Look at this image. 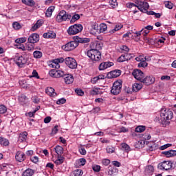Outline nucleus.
Segmentation results:
<instances>
[{"label":"nucleus","mask_w":176,"mask_h":176,"mask_svg":"<svg viewBox=\"0 0 176 176\" xmlns=\"http://www.w3.org/2000/svg\"><path fill=\"white\" fill-rule=\"evenodd\" d=\"M49 74L52 78H64L66 85H71V83L74 82V76L65 74L64 71L52 69L50 71Z\"/></svg>","instance_id":"nucleus-1"},{"label":"nucleus","mask_w":176,"mask_h":176,"mask_svg":"<svg viewBox=\"0 0 176 176\" xmlns=\"http://www.w3.org/2000/svg\"><path fill=\"white\" fill-rule=\"evenodd\" d=\"M87 55L92 61H100L101 60V52L96 49L88 50Z\"/></svg>","instance_id":"nucleus-2"},{"label":"nucleus","mask_w":176,"mask_h":176,"mask_svg":"<svg viewBox=\"0 0 176 176\" xmlns=\"http://www.w3.org/2000/svg\"><path fill=\"white\" fill-rule=\"evenodd\" d=\"M134 2L136 4V8H138L140 12H142L143 13H146V12H148V9H149V4L148 2L142 0H135Z\"/></svg>","instance_id":"nucleus-3"},{"label":"nucleus","mask_w":176,"mask_h":176,"mask_svg":"<svg viewBox=\"0 0 176 176\" xmlns=\"http://www.w3.org/2000/svg\"><path fill=\"white\" fill-rule=\"evenodd\" d=\"M160 116L165 122L167 120H171L174 118V113L170 109H162L160 112Z\"/></svg>","instance_id":"nucleus-4"},{"label":"nucleus","mask_w":176,"mask_h":176,"mask_svg":"<svg viewBox=\"0 0 176 176\" xmlns=\"http://www.w3.org/2000/svg\"><path fill=\"white\" fill-rule=\"evenodd\" d=\"M83 30V26L81 24H74L71 25L67 30V34L69 35H76L79 32H82Z\"/></svg>","instance_id":"nucleus-5"},{"label":"nucleus","mask_w":176,"mask_h":176,"mask_svg":"<svg viewBox=\"0 0 176 176\" xmlns=\"http://www.w3.org/2000/svg\"><path fill=\"white\" fill-rule=\"evenodd\" d=\"M72 16L69 14H67L65 10H61L56 16V21L58 23H63V21H67V20H71Z\"/></svg>","instance_id":"nucleus-6"},{"label":"nucleus","mask_w":176,"mask_h":176,"mask_svg":"<svg viewBox=\"0 0 176 176\" xmlns=\"http://www.w3.org/2000/svg\"><path fill=\"white\" fill-rule=\"evenodd\" d=\"M122 91V80L115 81L111 89V94L113 96H118Z\"/></svg>","instance_id":"nucleus-7"},{"label":"nucleus","mask_w":176,"mask_h":176,"mask_svg":"<svg viewBox=\"0 0 176 176\" xmlns=\"http://www.w3.org/2000/svg\"><path fill=\"white\" fill-rule=\"evenodd\" d=\"M78 43L76 42V38H74V41H69L65 45L62 46V49L65 50V52H71L72 50H74L78 47Z\"/></svg>","instance_id":"nucleus-8"},{"label":"nucleus","mask_w":176,"mask_h":176,"mask_svg":"<svg viewBox=\"0 0 176 176\" xmlns=\"http://www.w3.org/2000/svg\"><path fill=\"white\" fill-rule=\"evenodd\" d=\"M65 63L71 69H75L78 67V63L74 58L67 57L65 59Z\"/></svg>","instance_id":"nucleus-9"},{"label":"nucleus","mask_w":176,"mask_h":176,"mask_svg":"<svg viewBox=\"0 0 176 176\" xmlns=\"http://www.w3.org/2000/svg\"><path fill=\"white\" fill-rule=\"evenodd\" d=\"M136 61L140 62L138 67L139 68H145L148 67V63H146V57L144 55H140L135 58Z\"/></svg>","instance_id":"nucleus-10"},{"label":"nucleus","mask_w":176,"mask_h":176,"mask_svg":"<svg viewBox=\"0 0 176 176\" xmlns=\"http://www.w3.org/2000/svg\"><path fill=\"white\" fill-rule=\"evenodd\" d=\"M14 61L16 65H18V67H20L21 68L23 65H25V64H27V61H28V59L23 56H16L14 58Z\"/></svg>","instance_id":"nucleus-11"},{"label":"nucleus","mask_w":176,"mask_h":176,"mask_svg":"<svg viewBox=\"0 0 176 176\" xmlns=\"http://www.w3.org/2000/svg\"><path fill=\"white\" fill-rule=\"evenodd\" d=\"M132 75L134 76L135 79L139 80V82H142L145 76V74L138 69L133 70Z\"/></svg>","instance_id":"nucleus-12"},{"label":"nucleus","mask_w":176,"mask_h":176,"mask_svg":"<svg viewBox=\"0 0 176 176\" xmlns=\"http://www.w3.org/2000/svg\"><path fill=\"white\" fill-rule=\"evenodd\" d=\"M155 77L152 76H147L143 77V79L141 81V83L146 85V86H149L150 85H153L155 83Z\"/></svg>","instance_id":"nucleus-13"},{"label":"nucleus","mask_w":176,"mask_h":176,"mask_svg":"<svg viewBox=\"0 0 176 176\" xmlns=\"http://www.w3.org/2000/svg\"><path fill=\"white\" fill-rule=\"evenodd\" d=\"M172 167L173 163H171L170 161L162 162L158 165V168H160V170H166V171L170 170Z\"/></svg>","instance_id":"nucleus-14"},{"label":"nucleus","mask_w":176,"mask_h":176,"mask_svg":"<svg viewBox=\"0 0 176 176\" xmlns=\"http://www.w3.org/2000/svg\"><path fill=\"white\" fill-rule=\"evenodd\" d=\"M122 71L120 69H116L109 72L107 75V79H113V78H118L120 76Z\"/></svg>","instance_id":"nucleus-15"},{"label":"nucleus","mask_w":176,"mask_h":176,"mask_svg":"<svg viewBox=\"0 0 176 176\" xmlns=\"http://www.w3.org/2000/svg\"><path fill=\"white\" fill-rule=\"evenodd\" d=\"M60 63H64V58L54 59L52 60V64H51L50 66L52 68H56V69H58V68H60Z\"/></svg>","instance_id":"nucleus-16"},{"label":"nucleus","mask_w":176,"mask_h":176,"mask_svg":"<svg viewBox=\"0 0 176 176\" xmlns=\"http://www.w3.org/2000/svg\"><path fill=\"white\" fill-rule=\"evenodd\" d=\"M29 43H36L38 42H39V34H36V33H33L32 34L28 39Z\"/></svg>","instance_id":"nucleus-17"},{"label":"nucleus","mask_w":176,"mask_h":176,"mask_svg":"<svg viewBox=\"0 0 176 176\" xmlns=\"http://www.w3.org/2000/svg\"><path fill=\"white\" fill-rule=\"evenodd\" d=\"M15 159L16 162L21 163L22 162H24V160H25V154H24V153L21 151H18L16 153Z\"/></svg>","instance_id":"nucleus-18"},{"label":"nucleus","mask_w":176,"mask_h":176,"mask_svg":"<svg viewBox=\"0 0 176 176\" xmlns=\"http://www.w3.org/2000/svg\"><path fill=\"white\" fill-rule=\"evenodd\" d=\"M113 65V63L112 62H103L99 65V71H104V69H107V68H109Z\"/></svg>","instance_id":"nucleus-19"},{"label":"nucleus","mask_w":176,"mask_h":176,"mask_svg":"<svg viewBox=\"0 0 176 176\" xmlns=\"http://www.w3.org/2000/svg\"><path fill=\"white\" fill-rule=\"evenodd\" d=\"M86 164V159L80 158L76 161L74 166L76 168H80L82 166H85Z\"/></svg>","instance_id":"nucleus-20"},{"label":"nucleus","mask_w":176,"mask_h":176,"mask_svg":"<svg viewBox=\"0 0 176 176\" xmlns=\"http://www.w3.org/2000/svg\"><path fill=\"white\" fill-rule=\"evenodd\" d=\"M74 38L76 39V42H77V43H89V42H90V38H80L79 36H76L74 37Z\"/></svg>","instance_id":"nucleus-21"},{"label":"nucleus","mask_w":176,"mask_h":176,"mask_svg":"<svg viewBox=\"0 0 176 176\" xmlns=\"http://www.w3.org/2000/svg\"><path fill=\"white\" fill-rule=\"evenodd\" d=\"M162 155H164L166 156V157H173L174 156H176V151L175 150H170L168 151H163Z\"/></svg>","instance_id":"nucleus-22"},{"label":"nucleus","mask_w":176,"mask_h":176,"mask_svg":"<svg viewBox=\"0 0 176 176\" xmlns=\"http://www.w3.org/2000/svg\"><path fill=\"white\" fill-rule=\"evenodd\" d=\"M43 38H45L47 39H53L56 38V33L53 31H50L47 33H44Z\"/></svg>","instance_id":"nucleus-23"},{"label":"nucleus","mask_w":176,"mask_h":176,"mask_svg":"<svg viewBox=\"0 0 176 176\" xmlns=\"http://www.w3.org/2000/svg\"><path fill=\"white\" fill-rule=\"evenodd\" d=\"M108 175H115V174H116L118 173V171H119V170H118V168H116V167L115 166H109L108 167Z\"/></svg>","instance_id":"nucleus-24"},{"label":"nucleus","mask_w":176,"mask_h":176,"mask_svg":"<svg viewBox=\"0 0 176 176\" xmlns=\"http://www.w3.org/2000/svg\"><path fill=\"white\" fill-rule=\"evenodd\" d=\"M142 89V84H141V83L136 82L134 85H133V86H132V90L135 93L140 91V90Z\"/></svg>","instance_id":"nucleus-25"},{"label":"nucleus","mask_w":176,"mask_h":176,"mask_svg":"<svg viewBox=\"0 0 176 176\" xmlns=\"http://www.w3.org/2000/svg\"><path fill=\"white\" fill-rule=\"evenodd\" d=\"M54 151L58 155V156H61L63 153H64V148L61 146H56L54 147Z\"/></svg>","instance_id":"nucleus-26"},{"label":"nucleus","mask_w":176,"mask_h":176,"mask_svg":"<svg viewBox=\"0 0 176 176\" xmlns=\"http://www.w3.org/2000/svg\"><path fill=\"white\" fill-rule=\"evenodd\" d=\"M28 135V133L26 131L23 132L22 133H20L19 141H20L21 142H25L27 141Z\"/></svg>","instance_id":"nucleus-27"},{"label":"nucleus","mask_w":176,"mask_h":176,"mask_svg":"<svg viewBox=\"0 0 176 176\" xmlns=\"http://www.w3.org/2000/svg\"><path fill=\"white\" fill-rule=\"evenodd\" d=\"M35 174V170L31 168L26 169L22 174V176H32Z\"/></svg>","instance_id":"nucleus-28"},{"label":"nucleus","mask_w":176,"mask_h":176,"mask_svg":"<svg viewBox=\"0 0 176 176\" xmlns=\"http://www.w3.org/2000/svg\"><path fill=\"white\" fill-rule=\"evenodd\" d=\"M45 93L50 97H54L56 96V93L54 92V89L52 87H48L45 89Z\"/></svg>","instance_id":"nucleus-29"},{"label":"nucleus","mask_w":176,"mask_h":176,"mask_svg":"<svg viewBox=\"0 0 176 176\" xmlns=\"http://www.w3.org/2000/svg\"><path fill=\"white\" fill-rule=\"evenodd\" d=\"M54 12V6H50L47 8L45 12L46 17H52V14Z\"/></svg>","instance_id":"nucleus-30"},{"label":"nucleus","mask_w":176,"mask_h":176,"mask_svg":"<svg viewBox=\"0 0 176 176\" xmlns=\"http://www.w3.org/2000/svg\"><path fill=\"white\" fill-rule=\"evenodd\" d=\"M42 24H43V21H40V20L37 21L36 24H34V26L32 27V30L36 31V30H38V28H39L40 27H42Z\"/></svg>","instance_id":"nucleus-31"},{"label":"nucleus","mask_w":176,"mask_h":176,"mask_svg":"<svg viewBox=\"0 0 176 176\" xmlns=\"http://www.w3.org/2000/svg\"><path fill=\"white\" fill-rule=\"evenodd\" d=\"M0 144L2 146H9V140L3 137H0Z\"/></svg>","instance_id":"nucleus-32"},{"label":"nucleus","mask_w":176,"mask_h":176,"mask_svg":"<svg viewBox=\"0 0 176 176\" xmlns=\"http://www.w3.org/2000/svg\"><path fill=\"white\" fill-rule=\"evenodd\" d=\"M22 3L28 6H34L35 1L34 0H22Z\"/></svg>","instance_id":"nucleus-33"},{"label":"nucleus","mask_w":176,"mask_h":176,"mask_svg":"<svg viewBox=\"0 0 176 176\" xmlns=\"http://www.w3.org/2000/svg\"><path fill=\"white\" fill-rule=\"evenodd\" d=\"M26 46V50H28V52H32V50H34L35 49V44L34 43H27L25 45Z\"/></svg>","instance_id":"nucleus-34"},{"label":"nucleus","mask_w":176,"mask_h":176,"mask_svg":"<svg viewBox=\"0 0 176 176\" xmlns=\"http://www.w3.org/2000/svg\"><path fill=\"white\" fill-rule=\"evenodd\" d=\"M99 27V34H101V32H105L108 29V26L105 23H100Z\"/></svg>","instance_id":"nucleus-35"},{"label":"nucleus","mask_w":176,"mask_h":176,"mask_svg":"<svg viewBox=\"0 0 176 176\" xmlns=\"http://www.w3.org/2000/svg\"><path fill=\"white\" fill-rule=\"evenodd\" d=\"M122 28H123V25H122V24L116 25L115 28H113V30H111L109 31V33L115 34V32H116V31H119V30H122Z\"/></svg>","instance_id":"nucleus-36"},{"label":"nucleus","mask_w":176,"mask_h":176,"mask_svg":"<svg viewBox=\"0 0 176 176\" xmlns=\"http://www.w3.org/2000/svg\"><path fill=\"white\" fill-rule=\"evenodd\" d=\"M144 28L145 30H143L142 35H144V36H145L146 35H148V34H149V31L153 30V26L149 25L146 26Z\"/></svg>","instance_id":"nucleus-37"},{"label":"nucleus","mask_w":176,"mask_h":176,"mask_svg":"<svg viewBox=\"0 0 176 176\" xmlns=\"http://www.w3.org/2000/svg\"><path fill=\"white\" fill-rule=\"evenodd\" d=\"M118 0H109V3L110 5V7L112 8V9H115V8H118Z\"/></svg>","instance_id":"nucleus-38"},{"label":"nucleus","mask_w":176,"mask_h":176,"mask_svg":"<svg viewBox=\"0 0 176 176\" xmlns=\"http://www.w3.org/2000/svg\"><path fill=\"white\" fill-rule=\"evenodd\" d=\"M146 127L145 126H138L135 128V131L136 133H144Z\"/></svg>","instance_id":"nucleus-39"},{"label":"nucleus","mask_w":176,"mask_h":176,"mask_svg":"<svg viewBox=\"0 0 176 176\" xmlns=\"http://www.w3.org/2000/svg\"><path fill=\"white\" fill-rule=\"evenodd\" d=\"M25 42H27V38L25 37L19 38L15 40V43H18V45H21V43H24Z\"/></svg>","instance_id":"nucleus-40"},{"label":"nucleus","mask_w":176,"mask_h":176,"mask_svg":"<svg viewBox=\"0 0 176 176\" xmlns=\"http://www.w3.org/2000/svg\"><path fill=\"white\" fill-rule=\"evenodd\" d=\"M63 163H64V157L61 155H58V159L55 161V164L58 166L60 164H63Z\"/></svg>","instance_id":"nucleus-41"},{"label":"nucleus","mask_w":176,"mask_h":176,"mask_svg":"<svg viewBox=\"0 0 176 176\" xmlns=\"http://www.w3.org/2000/svg\"><path fill=\"white\" fill-rule=\"evenodd\" d=\"M34 58H42L43 54L41 51H34L33 53Z\"/></svg>","instance_id":"nucleus-42"},{"label":"nucleus","mask_w":176,"mask_h":176,"mask_svg":"<svg viewBox=\"0 0 176 176\" xmlns=\"http://www.w3.org/2000/svg\"><path fill=\"white\" fill-rule=\"evenodd\" d=\"M92 30H94V32L95 34H100V29H98V23H94L91 26Z\"/></svg>","instance_id":"nucleus-43"},{"label":"nucleus","mask_w":176,"mask_h":176,"mask_svg":"<svg viewBox=\"0 0 176 176\" xmlns=\"http://www.w3.org/2000/svg\"><path fill=\"white\" fill-rule=\"evenodd\" d=\"M79 19H80V15H79L78 14H75L72 17V19H71L70 22L71 23H75V21H78V20H79Z\"/></svg>","instance_id":"nucleus-44"},{"label":"nucleus","mask_w":176,"mask_h":176,"mask_svg":"<svg viewBox=\"0 0 176 176\" xmlns=\"http://www.w3.org/2000/svg\"><path fill=\"white\" fill-rule=\"evenodd\" d=\"M74 176L83 175V170L82 169H76L73 172Z\"/></svg>","instance_id":"nucleus-45"},{"label":"nucleus","mask_w":176,"mask_h":176,"mask_svg":"<svg viewBox=\"0 0 176 176\" xmlns=\"http://www.w3.org/2000/svg\"><path fill=\"white\" fill-rule=\"evenodd\" d=\"M7 111H8V108L6 107V106L3 104H0V113L1 114L6 113Z\"/></svg>","instance_id":"nucleus-46"},{"label":"nucleus","mask_w":176,"mask_h":176,"mask_svg":"<svg viewBox=\"0 0 176 176\" xmlns=\"http://www.w3.org/2000/svg\"><path fill=\"white\" fill-rule=\"evenodd\" d=\"M58 132V125H56L52 129V133H50V135L53 137V135L57 134Z\"/></svg>","instance_id":"nucleus-47"},{"label":"nucleus","mask_w":176,"mask_h":176,"mask_svg":"<svg viewBox=\"0 0 176 176\" xmlns=\"http://www.w3.org/2000/svg\"><path fill=\"white\" fill-rule=\"evenodd\" d=\"M146 171L148 174H152L153 171H155V168H153V166L150 165L147 166Z\"/></svg>","instance_id":"nucleus-48"},{"label":"nucleus","mask_w":176,"mask_h":176,"mask_svg":"<svg viewBox=\"0 0 176 176\" xmlns=\"http://www.w3.org/2000/svg\"><path fill=\"white\" fill-rule=\"evenodd\" d=\"M164 5L168 9H173L174 8V4L171 1H165Z\"/></svg>","instance_id":"nucleus-49"},{"label":"nucleus","mask_w":176,"mask_h":176,"mask_svg":"<svg viewBox=\"0 0 176 176\" xmlns=\"http://www.w3.org/2000/svg\"><path fill=\"white\" fill-rule=\"evenodd\" d=\"M75 93H76L77 96H80V97L85 96V92L81 89H76Z\"/></svg>","instance_id":"nucleus-50"},{"label":"nucleus","mask_w":176,"mask_h":176,"mask_svg":"<svg viewBox=\"0 0 176 176\" xmlns=\"http://www.w3.org/2000/svg\"><path fill=\"white\" fill-rule=\"evenodd\" d=\"M19 85L23 89H27V87H28V84H27V81L25 80L19 81Z\"/></svg>","instance_id":"nucleus-51"},{"label":"nucleus","mask_w":176,"mask_h":176,"mask_svg":"<svg viewBox=\"0 0 176 176\" xmlns=\"http://www.w3.org/2000/svg\"><path fill=\"white\" fill-rule=\"evenodd\" d=\"M19 100L21 102H25V101H27V96L25 94H21L19 96Z\"/></svg>","instance_id":"nucleus-52"},{"label":"nucleus","mask_w":176,"mask_h":176,"mask_svg":"<svg viewBox=\"0 0 176 176\" xmlns=\"http://www.w3.org/2000/svg\"><path fill=\"white\" fill-rule=\"evenodd\" d=\"M120 50H122V53H123V52H126V53H129V52H130V49L126 45H122L120 47Z\"/></svg>","instance_id":"nucleus-53"},{"label":"nucleus","mask_w":176,"mask_h":176,"mask_svg":"<svg viewBox=\"0 0 176 176\" xmlns=\"http://www.w3.org/2000/svg\"><path fill=\"white\" fill-rule=\"evenodd\" d=\"M12 26L14 30H20L21 28V25L19 22H14Z\"/></svg>","instance_id":"nucleus-54"},{"label":"nucleus","mask_w":176,"mask_h":176,"mask_svg":"<svg viewBox=\"0 0 176 176\" xmlns=\"http://www.w3.org/2000/svg\"><path fill=\"white\" fill-rule=\"evenodd\" d=\"M127 58H126L125 55H121L118 58V63H124V61H126Z\"/></svg>","instance_id":"nucleus-55"},{"label":"nucleus","mask_w":176,"mask_h":176,"mask_svg":"<svg viewBox=\"0 0 176 176\" xmlns=\"http://www.w3.org/2000/svg\"><path fill=\"white\" fill-rule=\"evenodd\" d=\"M126 8H128L129 9H132V8H137V4H135V3H127L126 4Z\"/></svg>","instance_id":"nucleus-56"},{"label":"nucleus","mask_w":176,"mask_h":176,"mask_svg":"<svg viewBox=\"0 0 176 176\" xmlns=\"http://www.w3.org/2000/svg\"><path fill=\"white\" fill-rule=\"evenodd\" d=\"M16 47H17V49H19V50H22L23 52H25L27 50L26 45L24 46V45H23V44L16 45Z\"/></svg>","instance_id":"nucleus-57"},{"label":"nucleus","mask_w":176,"mask_h":176,"mask_svg":"<svg viewBox=\"0 0 176 176\" xmlns=\"http://www.w3.org/2000/svg\"><path fill=\"white\" fill-rule=\"evenodd\" d=\"M30 160L31 162H32V163H34L35 164H36V163L39 162V157H38L37 156H34L30 157Z\"/></svg>","instance_id":"nucleus-58"},{"label":"nucleus","mask_w":176,"mask_h":176,"mask_svg":"<svg viewBox=\"0 0 176 176\" xmlns=\"http://www.w3.org/2000/svg\"><path fill=\"white\" fill-rule=\"evenodd\" d=\"M173 144H166L163 146H161L160 147V151H164V149H167V148H170V146H172Z\"/></svg>","instance_id":"nucleus-59"},{"label":"nucleus","mask_w":176,"mask_h":176,"mask_svg":"<svg viewBox=\"0 0 176 176\" xmlns=\"http://www.w3.org/2000/svg\"><path fill=\"white\" fill-rule=\"evenodd\" d=\"M121 146L125 151H130V146H129V144H127L126 143L121 144Z\"/></svg>","instance_id":"nucleus-60"},{"label":"nucleus","mask_w":176,"mask_h":176,"mask_svg":"<svg viewBox=\"0 0 176 176\" xmlns=\"http://www.w3.org/2000/svg\"><path fill=\"white\" fill-rule=\"evenodd\" d=\"M91 94H92V96H97V95L100 94V91L98 90V89L95 88L91 90Z\"/></svg>","instance_id":"nucleus-61"},{"label":"nucleus","mask_w":176,"mask_h":176,"mask_svg":"<svg viewBox=\"0 0 176 176\" xmlns=\"http://www.w3.org/2000/svg\"><path fill=\"white\" fill-rule=\"evenodd\" d=\"M67 102V100L65 98H60L58 101H56V104L58 105H61V104H65Z\"/></svg>","instance_id":"nucleus-62"},{"label":"nucleus","mask_w":176,"mask_h":176,"mask_svg":"<svg viewBox=\"0 0 176 176\" xmlns=\"http://www.w3.org/2000/svg\"><path fill=\"white\" fill-rule=\"evenodd\" d=\"M79 152L80 153V155H86L87 152H86V149H85V148H83L82 146L79 148Z\"/></svg>","instance_id":"nucleus-63"},{"label":"nucleus","mask_w":176,"mask_h":176,"mask_svg":"<svg viewBox=\"0 0 176 176\" xmlns=\"http://www.w3.org/2000/svg\"><path fill=\"white\" fill-rule=\"evenodd\" d=\"M102 163L104 166H109V164L111 163V160L104 159L102 161Z\"/></svg>","instance_id":"nucleus-64"}]
</instances>
